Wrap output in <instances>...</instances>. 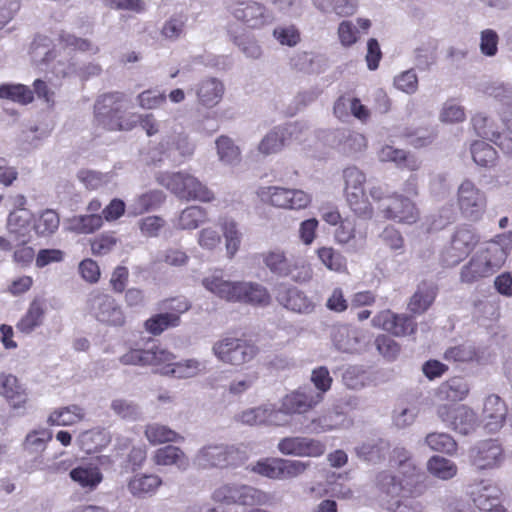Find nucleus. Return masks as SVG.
I'll list each match as a JSON object with an SVG mask.
<instances>
[{"mask_svg": "<svg viewBox=\"0 0 512 512\" xmlns=\"http://www.w3.org/2000/svg\"><path fill=\"white\" fill-rule=\"evenodd\" d=\"M512 248V232L495 236L481 247L460 271V280L472 284L492 276L506 262Z\"/></svg>", "mask_w": 512, "mask_h": 512, "instance_id": "1", "label": "nucleus"}, {"mask_svg": "<svg viewBox=\"0 0 512 512\" xmlns=\"http://www.w3.org/2000/svg\"><path fill=\"white\" fill-rule=\"evenodd\" d=\"M202 285L206 290L227 302L265 306L271 299L263 285L247 281H229L219 273L204 277Z\"/></svg>", "mask_w": 512, "mask_h": 512, "instance_id": "2", "label": "nucleus"}, {"mask_svg": "<svg viewBox=\"0 0 512 512\" xmlns=\"http://www.w3.org/2000/svg\"><path fill=\"white\" fill-rule=\"evenodd\" d=\"M248 459L244 444L210 443L201 447L194 456V463L201 468L236 467Z\"/></svg>", "mask_w": 512, "mask_h": 512, "instance_id": "3", "label": "nucleus"}, {"mask_svg": "<svg viewBox=\"0 0 512 512\" xmlns=\"http://www.w3.org/2000/svg\"><path fill=\"white\" fill-rule=\"evenodd\" d=\"M156 179L179 199L211 202L215 198L214 193L206 185L186 171L161 172Z\"/></svg>", "mask_w": 512, "mask_h": 512, "instance_id": "4", "label": "nucleus"}, {"mask_svg": "<svg viewBox=\"0 0 512 512\" xmlns=\"http://www.w3.org/2000/svg\"><path fill=\"white\" fill-rule=\"evenodd\" d=\"M342 176L344 196L350 210L359 218L371 219L374 209L364 190L365 173L356 166H350L343 170Z\"/></svg>", "mask_w": 512, "mask_h": 512, "instance_id": "5", "label": "nucleus"}, {"mask_svg": "<svg viewBox=\"0 0 512 512\" xmlns=\"http://www.w3.org/2000/svg\"><path fill=\"white\" fill-rule=\"evenodd\" d=\"M258 352V347L253 342L233 335L220 338L212 346V353L219 361L233 366L250 362Z\"/></svg>", "mask_w": 512, "mask_h": 512, "instance_id": "6", "label": "nucleus"}, {"mask_svg": "<svg viewBox=\"0 0 512 512\" xmlns=\"http://www.w3.org/2000/svg\"><path fill=\"white\" fill-rule=\"evenodd\" d=\"M124 95L119 92L99 97L94 105L95 121L108 130H130L133 124L127 123L124 114Z\"/></svg>", "mask_w": 512, "mask_h": 512, "instance_id": "7", "label": "nucleus"}, {"mask_svg": "<svg viewBox=\"0 0 512 512\" xmlns=\"http://www.w3.org/2000/svg\"><path fill=\"white\" fill-rule=\"evenodd\" d=\"M309 461L279 457L262 458L249 466L251 472L272 480L294 479L306 472Z\"/></svg>", "mask_w": 512, "mask_h": 512, "instance_id": "8", "label": "nucleus"}, {"mask_svg": "<svg viewBox=\"0 0 512 512\" xmlns=\"http://www.w3.org/2000/svg\"><path fill=\"white\" fill-rule=\"evenodd\" d=\"M86 305L88 313L104 325L122 327L126 322L122 306L109 294L98 290L92 291L88 295Z\"/></svg>", "mask_w": 512, "mask_h": 512, "instance_id": "9", "label": "nucleus"}, {"mask_svg": "<svg viewBox=\"0 0 512 512\" xmlns=\"http://www.w3.org/2000/svg\"><path fill=\"white\" fill-rule=\"evenodd\" d=\"M214 501L224 505L254 506L267 501L265 492L250 485L227 482L218 486L213 494Z\"/></svg>", "mask_w": 512, "mask_h": 512, "instance_id": "10", "label": "nucleus"}, {"mask_svg": "<svg viewBox=\"0 0 512 512\" xmlns=\"http://www.w3.org/2000/svg\"><path fill=\"white\" fill-rule=\"evenodd\" d=\"M457 205L465 219L477 222L482 219L486 212V193L475 182L465 179L457 189Z\"/></svg>", "mask_w": 512, "mask_h": 512, "instance_id": "11", "label": "nucleus"}, {"mask_svg": "<svg viewBox=\"0 0 512 512\" xmlns=\"http://www.w3.org/2000/svg\"><path fill=\"white\" fill-rule=\"evenodd\" d=\"M320 403V394L314 393L312 388H300L282 397L276 412L281 415L283 426H288L292 415L307 413Z\"/></svg>", "mask_w": 512, "mask_h": 512, "instance_id": "12", "label": "nucleus"}, {"mask_svg": "<svg viewBox=\"0 0 512 512\" xmlns=\"http://www.w3.org/2000/svg\"><path fill=\"white\" fill-rule=\"evenodd\" d=\"M437 415L447 427L462 435L473 433L479 426L477 414L465 405H440Z\"/></svg>", "mask_w": 512, "mask_h": 512, "instance_id": "13", "label": "nucleus"}, {"mask_svg": "<svg viewBox=\"0 0 512 512\" xmlns=\"http://www.w3.org/2000/svg\"><path fill=\"white\" fill-rule=\"evenodd\" d=\"M479 236L474 229L466 226L459 227L453 234L450 244L441 254L442 262L446 266H455L460 263L477 245Z\"/></svg>", "mask_w": 512, "mask_h": 512, "instance_id": "14", "label": "nucleus"}, {"mask_svg": "<svg viewBox=\"0 0 512 512\" xmlns=\"http://www.w3.org/2000/svg\"><path fill=\"white\" fill-rule=\"evenodd\" d=\"M470 463L478 470H491L500 467L505 454L497 440L488 439L476 443L469 450Z\"/></svg>", "mask_w": 512, "mask_h": 512, "instance_id": "15", "label": "nucleus"}, {"mask_svg": "<svg viewBox=\"0 0 512 512\" xmlns=\"http://www.w3.org/2000/svg\"><path fill=\"white\" fill-rule=\"evenodd\" d=\"M277 449L286 456L318 458L324 455L326 445L315 438L288 436L278 442Z\"/></svg>", "mask_w": 512, "mask_h": 512, "instance_id": "16", "label": "nucleus"}, {"mask_svg": "<svg viewBox=\"0 0 512 512\" xmlns=\"http://www.w3.org/2000/svg\"><path fill=\"white\" fill-rule=\"evenodd\" d=\"M231 13L237 21L252 29H260L274 21L273 14L264 5L254 1L236 3Z\"/></svg>", "mask_w": 512, "mask_h": 512, "instance_id": "17", "label": "nucleus"}, {"mask_svg": "<svg viewBox=\"0 0 512 512\" xmlns=\"http://www.w3.org/2000/svg\"><path fill=\"white\" fill-rule=\"evenodd\" d=\"M378 209L384 218L404 224L416 223L420 215L415 203L399 194L389 197L388 203H382Z\"/></svg>", "mask_w": 512, "mask_h": 512, "instance_id": "18", "label": "nucleus"}, {"mask_svg": "<svg viewBox=\"0 0 512 512\" xmlns=\"http://www.w3.org/2000/svg\"><path fill=\"white\" fill-rule=\"evenodd\" d=\"M300 127L297 123L278 126L270 130L259 142L257 150L263 156L279 153L292 140H297Z\"/></svg>", "mask_w": 512, "mask_h": 512, "instance_id": "19", "label": "nucleus"}, {"mask_svg": "<svg viewBox=\"0 0 512 512\" xmlns=\"http://www.w3.org/2000/svg\"><path fill=\"white\" fill-rule=\"evenodd\" d=\"M372 325L396 337H404L416 331L417 324L413 317L406 314H396L391 310H383L372 319Z\"/></svg>", "mask_w": 512, "mask_h": 512, "instance_id": "20", "label": "nucleus"}, {"mask_svg": "<svg viewBox=\"0 0 512 512\" xmlns=\"http://www.w3.org/2000/svg\"><path fill=\"white\" fill-rule=\"evenodd\" d=\"M490 355L485 347L476 345L471 341L454 344L444 352V359L457 364L484 365L489 361Z\"/></svg>", "mask_w": 512, "mask_h": 512, "instance_id": "21", "label": "nucleus"}, {"mask_svg": "<svg viewBox=\"0 0 512 512\" xmlns=\"http://www.w3.org/2000/svg\"><path fill=\"white\" fill-rule=\"evenodd\" d=\"M170 359V351L159 345L153 344L146 349L131 348L119 358V361L123 365H151L158 368L159 364H163V362Z\"/></svg>", "mask_w": 512, "mask_h": 512, "instance_id": "22", "label": "nucleus"}, {"mask_svg": "<svg viewBox=\"0 0 512 512\" xmlns=\"http://www.w3.org/2000/svg\"><path fill=\"white\" fill-rule=\"evenodd\" d=\"M34 215L29 209H13L7 217V231L13 241L28 244Z\"/></svg>", "mask_w": 512, "mask_h": 512, "instance_id": "23", "label": "nucleus"}, {"mask_svg": "<svg viewBox=\"0 0 512 512\" xmlns=\"http://www.w3.org/2000/svg\"><path fill=\"white\" fill-rule=\"evenodd\" d=\"M335 241L347 245L348 251L358 252L364 249L367 239V227H358L354 221L342 220L334 232Z\"/></svg>", "mask_w": 512, "mask_h": 512, "instance_id": "24", "label": "nucleus"}, {"mask_svg": "<svg viewBox=\"0 0 512 512\" xmlns=\"http://www.w3.org/2000/svg\"><path fill=\"white\" fill-rule=\"evenodd\" d=\"M171 359L159 364L158 372L177 379L196 377L206 369V363L195 358L175 362V356L170 352Z\"/></svg>", "mask_w": 512, "mask_h": 512, "instance_id": "25", "label": "nucleus"}, {"mask_svg": "<svg viewBox=\"0 0 512 512\" xmlns=\"http://www.w3.org/2000/svg\"><path fill=\"white\" fill-rule=\"evenodd\" d=\"M195 94L200 106L211 109L222 101L225 85L219 78L205 77L195 85Z\"/></svg>", "mask_w": 512, "mask_h": 512, "instance_id": "26", "label": "nucleus"}, {"mask_svg": "<svg viewBox=\"0 0 512 512\" xmlns=\"http://www.w3.org/2000/svg\"><path fill=\"white\" fill-rule=\"evenodd\" d=\"M469 495L480 510L488 511L500 506L501 489L490 480H481L470 485Z\"/></svg>", "mask_w": 512, "mask_h": 512, "instance_id": "27", "label": "nucleus"}, {"mask_svg": "<svg viewBox=\"0 0 512 512\" xmlns=\"http://www.w3.org/2000/svg\"><path fill=\"white\" fill-rule=\"evenodd\" d=\"M280 414L276 412L274 404H263L258 407L244 410L238 415V420L246 425H269L283 427V421Z\"/></svg>", "mask_w": 512, "mask_h": 512, "instance_id": "28", "label": "nucleus"}, {"mask_svg": "<svg viewBox=\"0 0 512 512\" xmlns=\"http://www.w3.org/2000/svg\"><path fill=\"white\" fill-rule=\"evenodd\" d=\"M0 394L12 409H24L28 402L26 388L12 374H0Z\"/></svg>", "mask_w": 512, "mask_h": 512, "instance_id": "29", "label": "nucleus"}, {"mask_svg": "<svg viewBox=\"0 0 512 512\" xmlns=\"http://www.w3.org/2000/svg\"><path fill=\"white\" fill-rule=\"evenodd\" d=\"M277 300L286 309L296 313L309 314L315 309L314 302L295 287L281 286L278 289Z\"/></svg>", "mask_w": 512, "mask_h": 512, "instance_id": "30", "label": "nucleus"}, {"mask_svg": "<svg viewBox=\"0 0 512 512\" xmlns=\"http://www.w3.org/2000/svg\"><path fill=\"white\" fill-rule=\"evenodd\" d=\"M374 486L379 497L390 502L391 500H398L404 491L405 484L391 470H382L376 474Z\"/></svg>", "mask_w": 512, "mask_h": 512, "instance_id": "31", "label": "nucleus"}, {"mask_svg": "<svg viewBox=\"0 0 512 512\" xmlns=\"http://www.w3.org/2000/svg\"><path fill=\"white\" fill-rule=\"evenodd\" d=\"M483 414L486 419V429L489 432H496L503 426L506 419L507 406L498 395L491 394L485 398Z\"/></svg>", "mask_w": 512, "mask_h": 512, "instance_id": "32", "label": "nucleus"}, {"mask_svg": "<svg viewBox=\"0 0 512 512\" xmlns=\"http://www.w3.org/2000/svg\"><path fill=\"white\" fill-rule=\"evenodd\" d=\"M332 340L339 351L355 353L361 350L363 337L358 329L341 325L334 329Z\"/></svg>", "mask_w": 512, "mask_h": 512, "instance_id": "33", "label": "nucleus"}, {"mask_svg": "<svg viewBox=\"0 0 512 512\" xmlns=\"http://www.w3.org/2000/svg\"><path fill=\"white\" fill-rule=\"evenodd\" d=\"M46 314L45 300L40 298L33 299L25 314L16 324L18 331L24 334L32 333L36 328L43 324Z\"/></svg>", "mask_w": 512, "mask_h": 512, "instance_id": "34", "label": "nucleus"}, {"mask_svg": "<svg viewBox=\"0 0 512 512\" xmlns=\"http://www.w3.org/2000/svg\"><path fill=\"white\" fill-rule=\"evenodd\" d=\"M152 460L158 466H175L180 471H185L189 467V459L185 452L173 445L157 449Z\"/></svg>", "mask_w": 512, "mask_h": 512, "instance_id": "35", "label": "nucleus"}, {"mask_svg": "<svg viewBox=\"0 0 512 512\" xmlns=\"http://www.w3.org/2000/svg\"><path fill=\"white\" fill-rule=\"evenodd\" d=\"M215 148L218 160L222 165L236 167L241 163V149L231 137L227 135L217 137Z\"/></svg>", "mask_w": 512, "mask_h": 512, "instance_id": "36", "label": "nucleus"}, {"mask_svg": "<svg viewBox=\"0 0 512 512\" xmlns=\"http://www.w3.org/2000/svg\"><path fill=\"white\" fill-rule=\"evenodd\" d=\"M69 475L75 483L89 491L95 490L103 480L99 467L91 463L72 469Z\"/></svg>", "mask_w": 512, "mask_h": 512, "instance_id": "37", "label": "nucleus"}, {"mask_svg": "<svg viewBox=\"0 0 512 512\" xmlns=\"http://www.w3.org/2000/svg\"><path fill=\"white\" fill-rule=\"evenodd\" d=\"M429 475L441 481H450L458 475L457 464L444 456L433 455L426 462Z\"/></svg>", "mask_w": 512, "mask_h": 512, "instance_id": "38", "label": "nucleus"}, {"mask_svg": "<svg viewBox=\"0 0 512 512\" xmlns=\"http://www.w3.org/2000/svg\"><path fill=\"white\" fill-rule=\"evenodd\" d=\"M208 220V212L197 205L183 209L174 220V227L179 230H195Z\"/></svg>", "mask_w": 512, "mask_h": 512, "instance_id": "39", "label": "nucleus"}, {"mask_svg": "<svg viewBox=\"0 0 512 512\" xmlns=\"http://www.w3.org/2000/svg\"><path fill=\"white\" fill-rule=\"evenodd\" d=\"M347 425L348 422L342 413L329 411L313 418L307 428L311 433L322 434L344 428Z\"/></svg>", "mask_w": 512, "mask_h": 512, "instance_id": "40", "label": "nucleus"}, {"mask_svg": "<svg viewBox=\"0 0 512 512\" xmlns=\"http://www.w3.org/2000/svg\"><path fill=\"white\" fill-rule=\"evenodd\" d=\"M162 485V479L154 474H137L128 483V490L133 496L144 498L156 493Z\"/></svg>", "mask_w": 512, "mask_h": 512, "instance_id": "41", "label": "nucleus"}, {"mask_svg": "<svg viewBox=\"0 0 512 512\" xmlns=\"http://www.w3.org/2000/svg\"><path fill=\"white\" fill-rule=\"evenodd\" d=\"M471 123L478 136L489 141H495V138H499L504 120L498 123L495 119L484 113H477L472 117Z\"/></svg>", "mask_w": 512, "mask_h": 512, "instance_id": "42", "label": "nucleus"}, {"mask_svg": "<svg viewBox=\"0 0 512 512\" xmlns=\"http://www.w3.org/2000/svg\"><path fill=\"white\" fill-rule=\"evenodd\" d=\"M436 289L432 284L421 283L412 295L408 309L415 314L424 313L434 302Z\"/></svg>", "mask_w": 512, "mask_h": 512, "instance_id": "43", "label": "nucleus"}, {"mask_svg": "<svg viewBox=\"0 0 512 512\" xmlns=\"http://www.w3.org/2000/svg\"><path fill=\"white\" fill-rule=\"evenodd\" d=\"M165 199L160 190H152L137 196L129 205L128 214L138 216L150 210L156 209Z\"/></svg>", "mask_w": 512, "mask_h": 512, "instance_id": "44", "label": "nucleus"}, {"mask_svg": "<svg viewBox=\"0 0 512 512\" xmlns=\"http://www.w3.org/2000/svg\"><path fill=\"white\" fill-rule=\"evenodd\" d=\"M85 416L84 409L78 405H70L54 410L48 417L51 426H69L80 422Z\"/></svg>", "mask_w": 512, "mask_h": 512, "instance_id": "45", "label": "nucleus"}, {"mask_svg": "<svg viewBox=\"0 0 512 512\" xmlns=\"http://www.w3.org/2000/svg\"><path fill=\"white\" fill-rule=\"evenodd\" d=\"M59 215L52 209H46L34 216L32 228L39 237H49L59 228Z\"/></svg>", "mask_w": 512, "mask_h": 512, "instance_id": "46", "label": "nucleus"}, {"mask_svg": "<svg viewBox=\"0 0 512 512\" xmlns=\"http://www.w3.org/2000/svg\"><path fill=\"white\" fill-rule=\"evenodd\" d=\"M102 224L101 215H76L67 220V230L78 234H90L99 229Z\"/></svg>", "mask_w": 512, "mask_h": 512, "instance_id": "47", "label": "nucleus"}, {"mask_svg": "<svg viewBox=\"0 0 512 512\" xmlns=\"http://www.w3.org/2000/svg\"><path fill=\"white\" fill-rule=\"evenodd\" d=\"M78 441L81 449L90 454L106 447L110 442V436L103 429H92L81 433Z\"/></svg>", "mask_w": 512, "mask_h": 512, "instance_id": "48", "label": "nucleus"}, {"mask_svg": "<svg viewBox=\"0 0 512 512\" xmlns=\"http://www.w3.org/2000/svg\"><path fill=\"white\" fill-rule=\"evenodd\" d=\"M289 188L279 186H262L257 189V196L264 204L286 209Z\"/></svg>", "mask_w": 512, "mask_h": 512, "instance_id": "49", "label": "nucleus"}, {"mask_svg": "<svg viewBox=\"0 0 512 512\" xmlns=\"http://www.w3.org/2000/svg\"><path fill=\"white\" fill-rule=\"evenodd\" d=\"M263 262L271 273L279 277H288L291 260L280 249L270 250L263 254Z\"/></svg>", "mask_w": 512, "mask_h": 512, "instance_id": "50", "label": "nucleus"}, {"mask_svg": "<svg viewBox=\"0 0 512 512\" xmlns=\"http://www.w3.org/2000/svg\"><path fill=\"white\" fill-rule=\"evenodd\" d=\"M220 225L225 239L227 256L231 259L240 248L242 233L238 229L237 223L232 219H222Z\"/></svg>", "mask_w": 512, "mask_h": 512, "instance_id": "51", "label": "nucleus"}, {"mask_svg": "<svg viewBox=\"0 0 512 512\" xmlns=\"http://www.w3.org/2000/svg\"><path fill=\"white\" fill-rule=\"evenodd\" d=\"M388 447L383 439L370 440L357 446L355 452L360 459L376 463L384 457Z\"/></svg>", "mask_w": 512, "mask_h": 512, "instance_id": "52", "label": "nucleus"}, {"mask_svg": "<svg viewBox=\"0 0 512 512\" xmlns=\"http://www.w3.org/2000/svg\"><path fill=\"white\" fill-rule=\"evenodd\" d=\"M339 146L343 153L353 156L366 150L367 139L359 132L347 130L341 132Z\"/></svg>", "mask_w": 512, "mask_h": 512, "instance_id": "53", "label": "nucleus"}, {"mask_svg": "<svg viewBox=\"0 0 512 512\" xmlns=\"http://www.w3.org/2000/svg\"><path fill=\"white\" fill-rule=\"evenodd\" d=\"M144 433L147 440L153 445L177 442L182 439L176 431L170 429L168 426L158 423L148 424Z\"/></svg>", "mask_w": 512, "mask_h": 512, "instance_id": "54", "label": "nucleus"}, {"mask_svg": "<svg viewBox=\"0 0 512 512\" xmlns=\"http://www.w3.org/2000/svg\"><path fill=\"white\" fill-rule=\"evenodd\" d=\"M471 155L474 162L481 167H491L496 164L498 152L484 141H474L471 144Z\"/></svg>", "mask_w": 512, "mask_h": 512, "instance_id": "55", "label": "nucleus"}, {"mask_svg": "<svg viewBox=\"0 0 512 512\" xmlns=\"http://www.w3.org/2000/svg\"><path fill=\"white\" fill-rule=\"evenodd\" d=\"M469 392V386L463 378H452L439 387L441 398L450 401H460L464 399Z\"/></svg>", "mask_w": 512, "mask_h": 512, "instance_id": "56", "label": "nucleus"}, {"mask_svg": "<svg viewBox=\"0 0 512 512\" xmlns=\"http://www.w3.org/2000/svg\"><path fill=\"white\" fill-rule=\"evenodd\" d=\"M316 253L327 269L338 273L346 271L347 261L341 252L332 247H321L317 249Z\"/></svg>", "mask_w": 512, "mask_h": 512, "instance_id": "57", "label": "nucleus"}, {"mask_svg": "<svg viewBox=\"0 0 512 512\" xmlns=\"http://www.w3.org/2000/svg\"><path fill=\"white\" fill-rule=\"evenodd\" d=\"M52 439V432L47 428H39L30 431L24 440V450L29 453H41L46 449Z\"/></svg>", "mask_w": 512, "mask_h": 512, "instance_id": "58", "label": "nucleus"}, {"mask_svg": "<svg viewBox=\"0 0 512 512\" xmlns=\"http://www.w3.org/2000/svg\"><path fill=\"white\" fill-rule=\"evenodd\" d=\"M425 444L433 451L454 455L457 451V443L447 433L432 432L425 437Z\"/></svg>", "mask_w": 512, "mask_h": 512, "instance_id": "59", "label": "nucleus"}, {"mask_svg": "<svg viewBox=\"0 0 512 512\" xmlns=\"http://www.w3.org/2000/svg\"><path fill=\"white\" fill-rule=\"evenodd\" d=\"M180 324V318L173 313H159L145 321V329L153 334L159 335L170 327H177Z\"/></svg>", "mask_w": 512, "mask_h": 512, "instance_id": "60", "label": "nucleus"}, {"mask_svg": "<svg viewBox=\"0 0 512 512\" xmlns=\"http://www.w3.org/2000/svg\"><path fill=\"white\" fill-rule=\"evenodd\" d=\"M0 98L27 104L33 100V92L22 84H3L0 86Z\"/></svg>", "mask_w": 512, "mask_h": 512, "instance_id": "61", "label": "nucleus"}, {"mask_svg": "<svg viewBox=\"0 0 512 512\" xmlns=\"http://www.w3.org/2000/svg\"><path fill=\"white\" fill-rule=\"evenodd\" d=\"M190 257L182 248L170 247L159 253L153 260L154 264L165 263L172 267H183Z\"/></svg>", "mask_w": 512, "mask_h": 512, "instance_id": "62", "label": "nucleus"}, {"mask_svg": "<svg viewBox=\"0 0 512 512\" xmlns=\"http://www.w3.org/2000/svg\"><path fill=\"white\" fill-rule=\"evenodd\" d=\"M466 119L465 109L456 100H447L439 113V120L446 124L463 122Z\"/></svg>", "mask_w": 512, "mask_h": 512, "instance_id": "63", "label": "nucleus"}, {"mask_svg": "<svg viewBox=\"0 0 512 512\" xmlns=\"http://www.w3.org/2000/svg\"><path fill=\"white\" fill-rule=\"evenodd\" d=\"M77 178L87 189L96 190L108 184L112 179V175L110 173L82 169L77 173Z\"/></svg>", "mask_w": 512, "mask_h": 512, "instance_id": "64", "label": "nucleus"}]
</instances>
